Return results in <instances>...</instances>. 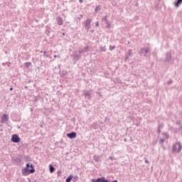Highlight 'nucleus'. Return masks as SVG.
Listing matches in <instances>:
<instances>
[{
  "label": "nucleus",
  "mask_w": 182,
  "mask_h": 182,
  "mask_svg": "<svg viewBox=\"0 0 182 182\" xmlns=\"http://www.w3.org/2000/svg\"><path fill=\"white\" fill-rule=\"evenodd\" d=\"M11 141H13V143H19V141H21V138H19L18 135L14 134L11 136Z\"/></svg>",
  "instance_id": "obj_4"
},
{
  "label": "nucleus",
  "mask_w": 182,
  "mask_h": 182,
  "mask_svg": "<svg viewBox=\"0 0 182 182\" xmlns=\"http://www.w3.org/2000/svg\"><path fill=\"white\" fill-rule=\"evenodd\" d=\"M2 65H5V63H3Z\"/></svg>",
  "instance_id": "obj_37"
},
{
  "label": "nucleus",
  "mask_w": 182,
  "mask_h": 182,
  "mask_svg": "<svg viewBox=\"0 0 182 182\" xmlns=\"http://www.w3.org/2000/svg\"><path fill=\"white\" fill-rule=\"evenodd\" d=\"M10 90H13V88H12V87H11V88H10Z\"/></svg>",
  "instance_id": "obj_35"
},
{
  "label": "nucleus",
  "mask_w": 182,
  "mask_h": 182,
  "mask_svg": "<svg viewBox=\"0 0 182 182\" xmlns=\"http://www.w3.org/2000/svg\"><path fill=\"white\" fill-rule=\"evenodd\" d=\"M113 49H114V46H109V50H113Z\"/></svg>",
  "instance_id": "obj_28"
},
{
  "label": "nucleus",
  "mask_w": 182,
  "mask_h": 182,
  "mask_svg": "<svg viewBox=\"0 0 182 182\" xmlns=\"http://www.w3.org/2000/svg\"><path fill=\"white\" fill-rule=\"evenodd\" d=\"M87 50V47L85 48L84 50H80L79 52L80 53H83V52H86Z\"/></svg>",
  "instance_id": "obj_20"
},
{
  "label": "nucleus",
  "mask_w": 182,
  "mask_h": 182,
  "mask_svg": "<svg viewBox=\"0 0 182 182\" xmlns=\"http://www.w3.org/2000/svg\"><path fill=\"white\" fill-rule=\"evenodd\" d=\"M182 150V144L180 142H176L172 145V153L173 154H180Z\"/></svg>",
  "instance_id": "obj_2"
},
{
  "label": "nucleus",
  "mask_w": 182,
  "mask_h": 182,
  "mask_svg": "<svg viewBox=\"0 0 182 182\" xmlns=\"http://www.w3.org/2000/svg\"><path fill=\"white\" fill-rule=\"evenodd\" d=\"M165 62H167L168 63H173V58H171V53H166Z\"/></svg>",
  "instance_id": "obj_3"
},
{
  "label": "nucleus",
  "mask_w": 182,
  "mask_h": 182,
  "mask_svg": "<svg viewBox=\"0 0 182 182\" xmlns=\"http://www.w3.org/2000/svg\"><path fill=\"white\" fill-rule=\"evenodd\" d=\"M54 58H59V55H54Z\"/></svg>",
  "instance_id": "obj_33"
},
{
  "label": "nucleus",
  "mask_w": 182,
  "mask_h": 182,
  "mask_svg": "<svg viewBox=\"0 0 182 182\" xmlns=\"http://www.w3.org/2000/svg\"><path fill=\"white\" fill-rule=\"evenodd\" d=\"M150 51V49L149 48H144L141 50L142 53H147Z\"/></svg>",
  "instance_id": "obj_12"
},
{
  "label": "nucleus",
  "mask_w": 182,
  "mask_h": 182,
  "mask_svg": "<svg viewBox=\"0 0 182 182\" xmlns=\"http://www.w3.org/2000/svg\"><path fill=\"white\" fill-rule=\"evenodd\" d=\"M98 11H100V7L99 6L95 8V12H97Z\"/></svg>",
  "instance_id": "obj_23"
},
{
  "label": "nucleus",
  "mask_w": 182,
  "mask_h": 182,
  "mask_svg": "<svg viewBox=\"0 0 182 182\" xmlns=\"http://www.w3.org/2000/svg\"><path fill=\"white\" fill-rule=\"evenodd\" d=\"M128 55L132 56V55H133V51L132 50H129Z\"/></svg>",
  "instance_id": "obj_21"
},
{
  "label": "nucleus",
  "mask_w": 182,
  "mask_h": 182,
  "mask_svg": "<svg viewBox=\"0 0 182 182\" xmlns=\"http://www.w3.org/2000/svg\"><path fill=\"white\" fill-rule=\"evenodd\" d=\"M58 25H63V19L62 17H57L56 18Z\"/></svg>",
  "instance_id": "obj_10"
},
{
  "label": "nucleus",
  "mask_w": 182,
  "mask_h": 182,
  "mask_svg": "<svg viewBox=\"0 0 182 182\" xmlns=\"http://www.w3.org/2000/svg\"><path fill=\"white\" fill-rule=\"evenodd\" d=\"M90 23H92V19L87 18L85 21V29L89 31L90 29Z\"/></svg>",
  "instance_id": "obj_6"
},
{
  "label": "nucleus",
  "mask_w": 182,
  "mask_h": 182,
  "mask_svg": "<svg viewBox=\"0 0 182 182\" xmlns=\"http://www.w3.org/2000/svg\"><path fill=\"white\" fill-rule=\"evenodd\" d=\"M101 50L102 52H106V47H102Z\"/></svg>",
  "instance_id": "obj_24"
},
{
  "label": "nucleus",
  "mask_w": 182,
  "mask_h": 182,
  "mask_svg": "<svg viewBox=\"0 0 182 182\" xmlns=\"http://www.w3.org/2000/svg\"><path fill=\"white\" fill-rule=\"evenodd\" d=\"M50 173L55 171V168L52 165H50Z\"/></svg>",
  "instance_id": "obj_19"
},
{
  "label": "nucleus",
  "mask_w": 182,
  "mask_h": 182,
  "mask_svg": "<svg viewBox=\"0 0 182 182\" xmlns=\"http://www.w3.org/2000/svg\"><path fill=\"white\" fill-rule=\"evenodd\" d=\"M100 182H109L105 177L99 178Z\"/></svg>",
  "instance_id": "obj_14"
},
{
  "label": "nucleus",
  "mask_w": 182,
  "mask_h": 182,
  "mask_svg": "<svg viewBox=\"0 0 182 182\" xmlns=\"http://www.w3.org/2000/svg\"><path fill=\"white\" fill-rule=\"evenodd\" d=\"M95 25H96V26L99 27V21H97Z\"/></svg>",
  "instance_id": "obj_30"
},
{
  "label": "nucleus",
  "mask_w": 182,
  "mask_h": 182,
  "mask_svg": "<svg viewBox=\"0 0 182 182\" xmlns=\"http://www.w3.org/2000/svg\"><path fill=\"white\" fill-rule=\"evenodd\" d=\"M85 97H88V99H90V96H92V94L89 91H86L85 92Z\"/></svg>",
  "instance_id": "obj_11"
},
{
  "label": "nucleus",
  "mask_w": 182,
  "mask_h": 182,
  "mask_svg": "<svg viewBox=\"0 0 182 182\" xmlns=\"http://www.w3.org/2000/svg\"><path fill=\"white\" fill-rule=\"evenodd\" d=\"M94 160L95 161H100V156L94 155Z\"/></svg>",
  "instance_id": "obj_13"
},
{
  "label": "nucleus",
  "mask_w": 182,
  "mask_h": 182,
  "mask_svg": "<svg viewBox=\"0 0 182 182\" xmlns=\"http://www.w3.org/2000/svg\"><path fill=\"white\" fill-rule=\"evenodd\" d=\"M31 65H32V63L28 62V63H25L24 66L26 68H29L31 66Z\"/></svg>",
  "instance_id": "obj_17"
},
{
  "label": "nucleus",
  "mask_w": 182,
  "mask_h": 182,
  "mask_svg": "<svg viewBox=\"0 0 182 182\" xmlns=\"http://www.w3.org/2000/svg\"><path fill=\"white\" fill-rule=\"evenodd\" d=\"M105 23L107 26V28H110V26H112L109 21H105Z\"/></svg>",
  "instance_id": "obj_16"
},
{
  "label": "nucleus",
  "mask_w": 182,
  "mask_h": 182,
  "mask_svg": "<svg viewBox=\"0 0 182 182\" xmlns=\"http://www.w3.org/2000/svg\"><path fill=\"white\" fill-rule=\"evenodd\" d=\"M79 1L80 2V4H82V2H83V0H79Z\"/></svg>",
  "instance_id": "obj_32"
},
{
  "label": "nucleus",
  "mask_w": 182,
  "mask_h": 182,
  "mask_svg": "<svg viewBox=\"0 0 182 182\" xmlns=\"http://www.w3.org/2000/svg\"><path fill=\"white\" fill-rule=\"evenodd\" d=\"M145 162H146V163H149V161L146 160Z\"/></svg>",
  "instance_id": "obj_34"
},
{
  "label": "nucleus",
  "mask_w": 182,
  "mask_h": 182,
  "mask_svg": "<svg viewBox=\"0 0 182 182\" xmlns=\"http://www.w3.org/2000/svg\"><path fill=\"white\" fill-rule=\"evenodd\" d=\"M112 182H117V181H112Z\"/></svg>",
  "instance_id": "obj_36"
},
{
  "label": "nucleus",
  "mask_w": 182,
  "mask_h": 182,
  "mask_svg": "<svg viewBox=\"0 0 182 182\" xmlns=\"http://www.w3.org/2000/svg\"><path fill=\"white\" fill-rule=\"evenodd\" d=\"M171 83H173V80H171L168 82V85H171Z\"/></svg>",
  "instance_id": "obj_29"
},
{
  "label": "nucleus",
  "mask_w": 182,
  "mask_h": 182,
  "mask_svg": "<svg viewBox=\"0 0 182 182\" xmlns=\"http://www.w3.org/2000/svg\"><path fill=\"white\" fill-rule=\"evenodd\" d=\"M80 56L79 55H74V59H75V60H79Z\"/></svg>",
  "instance_id": "obj_26"
},
{
  "label": "nucleus",
  "mask_w": 182,
  "mask_h": 182,
  "mask_svg": "<svg viewBox=\"0 0 182 182\" xmlns=\"http://www.w3.org/2000/svg\"><path fill=\"white\" fill-rule=\"evenodd\" d=\"M73 178L75 181H77V180L79 179V177H77V176H75L73 177Z\"/></svg>",
  "instance_id": "obj_27"
},
{
  "label": "nucleus",
  "mask_w": 182,
  "mask_h": 182,
  "mask_svg": "<svg viewBox=\"0 0 182 182\" xmlns=\"http://www.w3.org/2000/svg\"><path fill=\"white\" fill-rule=\"evenodd\" d=\"M72 178H73V176H72V175H70L68 178H67V179H66V182H70V181H72Z\"/></svg>",
  "instance_id": "obj_15"
},
{
  "label": "nucleus",
  "mask_w": 182,
  "mask_h": 182,
  "mask_svg": "<svg viewBox=\"0 0 182 182\" xmlns=\"http://www.w3.org/2000/svg\"><path fill=\"white\" fill-rule=\"evenodd\" d=\"M44 56H46V51L43 52Z\"/></svg>",
  "instance_id": "obj_31"
},
{
  "label": "nucleus",
  "mask_w": 182,
  "mask_h": 182,
  "mask_svg": "<svg viewBox=\"0 0 182 182\" xmlns=\"http://www.w3.org/2000/svg\"><path fill=\"white\" fill-rule=\"evenodd\" d=\"M181 4H182V0H178L176 2L174 3L175 8H179Z\"/></svg>",
  "instance_id": "obj_9"
},
{
  "label": "nucleus",
  "mask_w": 182,
  "mask_h": 182,
  "mask_svg": "<svg viewBox=\"0 0 182 182\" xmlns=\"http://www.w3.org/2000/svg\"><path fill=\"white\" fill-rule=\"evenodd\" d=\"M92 182H100V179H92Z\"/></svg>",
  "instance_id": "obj_25"
},
{
  "label": "nucleus",
  "mask_w": 182,
  "mask_h": 182,
  "mask_svg": "<svg viewBox=\"0 0 182 182\" xmlns=\"http://www.w3.org/2000/svg\"><path fill=\"white\" fill-rule=\"evenodd\" d=\"M9 120V115L4 114L1 117V123H6Z\"/></svg>",
  "instance_id": "obj_5"
},
{
  "label": "nucleus",
  "mask_w": 182,
  "mask_h": 182,
  "mask_svg": "<svg viewBox=\"0 0 182 182\" xmlns=\"http://www.w3.org/2000/svg\"><path fill=\"white\" fill-rule=\"evenodd\" d=\"M23 176H29V174H33L35 173V168L33 164H27L25 168L21 171Z\"/></svg>",
  "instance_id": "obj_1"
},
{
  "label": "nucleus",
  "mask_w": 182,
  "mask_h": 182,
  "mask_svg": "<svg viewBox=\"0 0 182 182\" xmlns=\"http://www.w3.org/2000/svg\"><path fill=\"white\" fill-rule=\"evenodd\" d=\"M163 136H164V137L160 139L161 144H163V143H164V141H166V140H167V139H168V137H169V136L167 133H164Z\"/></svg>",
  "instance_id": "obj_7"
},
{
  "label": "nucleus",
  "mask_w": 182,
  "mask_h": 182,
  "mask_svg": "<svg viewBox=\"0 0 182 182\" xmlns=\"http://www.w3.org/2000/svg\"><path fill=\"white\" fill-rule=\"evenodd\" d=\"M130 56L131 55H129V54L125 55V60H127Z\"/></svg>",
  "instance_id": "obj_22"
},
{
  "label": "nucleus",
  "mask_w": 182,
  "mask_h": 182,
  "mask_svg": "<svg viewBox=\"0 0 182 182\" xmlns=\"http://www.w3.org/2000/svg\"><path fill=\"white\" fill-rule=\"evenodd\" d=\"M67 136L69 137V139H76V132L68 133Z\"/></svg>",
  "instance_id": "obj_8"
},
{
  "label": "nucleus",
  "mask_w": 182,
  "mask_h": 182,
  "mask_svg": "<svg viewBox=\"0 0 182 182\" xmlns=\"http://www.w3.org/2000/svg\"><path fill=\"white\" fill-rule=\"evenodd\" d=\"M109 20H107V16H105L102 18V22H107Z\"/></svg>",
  "instance_id": "obj_18"
}]
</instances>
